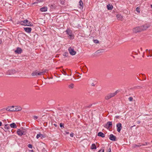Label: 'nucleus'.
Instances as JSON below:
<instances>
[{
    "label": "nucleus",
    "instance_id": "45",
    "mask_svg": "<svg viewBox=\"0 0 152 152\" xmlns=\"http://www.w3.org/2000/svg\"><path fill=\"white\" fill-rule=\"evenodd\" d=\"M53 125L54 126L56 127H57L58 126V125L56 124H54Z\"/></svg>",
    "mask_w": 152,
    "mask_h": 152
},
{
    "label": "nucleus",
    "instance_id": "31",
    "mask_svg": "<svg viewBox=\"0 0 152 152\" xmlns=\"http://www.w3.org/2000/svg\"><path fill=\"white\" fill-rule=\"evenodd\" d=\"M141 146V145H137L134 144V145H133V147L134 148H136V147H140Z\"/></svg>",
    "mask_w": 152,
    "mask_h": 152
},
{
    "label": "nucleus",
    "instance_id": "36",
    "mask_svg": "<svg viewBox=\"0 0 152 152\" xmlns=\"http://www.w3.org/2000/svg\"><path fill=\"white\" fill-rule=\"evenodd\" d=\"M94 42L95 43H99V41L97 39L95 40L94 41Z\"/></svg>",
    "mask_w": 152,
    "mask_h": 152
},
{
    "label": "nucleus",
    "instance_id": "57",
    "mask_svg": "<svg viewBox=\"0 0 152 152\" xmlns=\"http://www.w3.org/2000/svg\"><path fill=\"white\" fill-rule=\"evenodd\" d=\"M151 7L152 8V5H151Z\"/></svg>",
    "mask_w": 152,
    "mask_h": 152
},
{
    "label": "nucleus",
    "instance_id": "25",
    "mask_svg": "<svg viewBox=\"0 0 152 152\" xmlns=\"http://www.w3.org/2000/svg\"><path fill=\"white\" fill-rule=\"evenodd\" d=\"M91 148L92 149H96V145L95 144H93L92 145Z\"/></svg>",
    "mask_w": 152,
    "mask_h": 152
},
{
    "label": "nucleus",
    "instance_id": "48",
    "mask_svg": "<svg viewBox=\"0 0 152 152\" xmlns=\"http://www.w3.org/2000/svg\"><path fill=\"white\" fill-rule=\"evenodd\" d=\"M2 124V123L1 121H0V126H1Z\"/></svg>",
    "mask_w": 152,
    "mask_h": 152
},
{
    "label": "nucleus",
    "instance_id": "43",
    "mask_svg": "<svg viewBox=\"0 0 152 152\" xmlns=\"http://www.w3.org/2000/svg\"><path fill=\"white\" fill-rule=\"evenodd\" d=\"M91 86H95V85L94 83H92L91 84Z\"/></svg>",
    "mask_w": 152,
    "mask_h": 152
},
{
    "label": "nucleus",
    "instance_id": "50",
    "mask_svg": "<svg viewBox=\"0 0 152 152\" xmlns=\"http://www.w3.org/2000/svg\"><path fill=\"white\" fill-rule=\"evenodd\" d=\"M137 124H140V121H138L137 122Z\"/></svg>",
    "mask_w": 152,
    "mask_h": 152
},
{
    "label": "nucleus",
    "instance_id": "27",
    "mask_svg": "<svg viewBox=\"0 0 152 152\" xmlns=\"http://www.w3.org/2000/svg\"><path fill=\"white\" fill-rule=\"evenodd\" d=\"M107 9L109 10H112L113 8V6L110 4L107 5Z\"/></svg>",
    "mask_w": 152,
    "mask_h": 152
},
{
    "label": "nucleus",
    "instance_id": "15",
    "mask_svg": "<svg viewBox=\"0 0 152 152\" xmlns=\"http://www.w3.org/2000/svg\"><path fill=\"white\" fill-rule=\"evenodd\" d=\"M22 50L21 48H18L17 50L15 51V52L16 53L20 54L22 52Z\"/></svg>",
    "mask_w": 152,
    "mask_h": 152
},
{
    "label": "nucleus",
    "instance_id": "52",
    "mask_svg": "<svg viewBox=\"0 0 152 152\" xmlns=\"http://www.w3.org/2000/svg\"><path fill=\"white\" fill-rule=\"evenodd\" d=\"M91 106V105L88 106V107H90Z\"/></svg>",
    "mask_w": 152,
    "mask_h": 152
},
{
    "label": "nucleus",
    "instance_id": "42",
    "mask_svg": "<svg viewBox=\"0 0 152 152\" xmlns=\"http://www.w3.org/2000/svg\"><path fill=\"white\" fill-rule=\"evenodd\" d=\"M108 151L109 152H111V148H109L108 150Z\"/></svg>",
    "mask_w": 152,
    "mask_h": 152
},
{
    "label": "nucleus",
    "instance_id": "22",
    "mask_svg": "<svg viewBox=\"0 0 152 152\" xmlns=\"http://www.w3.org/2000/svg\"><path fill=\"white\" fill-rule=\"evenodd\" d=\"M116 17L118 19V20H122V16H121V15L119 14H118L116 15Z\"/></svg>",
    "mask_w": 152,
    "mask_h": 152
},
{
    "label": "nucleus",
    "instance_id": "37",
    "mask_svg": "<svg viewBox=\"0 0 152 152\" xmlns=\"http://www.w3.org/2000/svg\"><path fill=\"white\" fill-rule=\"evenodd\" d=\"M28 147L30 148H32V145L31 144H29L28 145Z\"/></svg>",
    "mask_w": 152,
    "mask_h": 152
},
{
    "label": "nucleus",
    "instance_id": "6",
    "mask_svg": "<svg viewBox=\"0 0 152 152\" xmlns=\"http://www.w3.org/2000/svg\"><path fill=\"white\" fill-rule=\"evenodd\" d=\"M15 106H8L6 109L7 111L13 112L15 111Z\"/></svg>",
    "mask_w": 152,
    "mask_h": 152
},
{
    "label": "nucleus",
    "instance_id": "41",
    "mask_svg": "<svg viewBox=\"0 0 152 152\" xmlns=\"http://www.w3.org/2000/svg\"><path fill=\"white\" fill-rule=\"evenodd\" d=\"M74 134L73 133H71L70 134V136L72 137H73Z\"/></svg>",
    "mask_w": 152,
    "mask_h": 152
},
{
    "label": "nucleus",
    "instance_id": "56",
    "mask_svg": "<svg viewBox=\"0 0 152 152\" xmlns=\"http://www.w3.org/2000/svg\"><path fill=\"white\" fill-rule=\"evenodd\" d=\"M138 87L139 88H140V86H138Z\"/></svg>",
    "mask_w": 152,
    "mask_h": 152
},
{
    "label": "nucleus",
    "instance_id": "53",
    "mask_svg": "<svg viewBox=\"0 0 152 152\" xmlns=\"http://www.w3.org/2000/svg\"><path fill=\"white\" fill-rule=\"evenodd\" d=\"M140 49H141V50H142V48H140Z\"/></svg>",
    "mask_w": 152,
    "mask_h": 152
},
{
    "label": "nucleus",
    "instance_id": "44",
    "mask_svg": "<svg viewBox=\"0 0 152 152\" xmlns=\"http://www.w3.org/2000/svg\"><path fill=\"white\" fill-rule=\"evenodd\" d=\"M104 150H103L102 151L101 150H99L98 152H104Z\"/></svg>",
    "mask_w": 152,
    "mask_h": 152
},
{
    "label": "nucleus",
    "instance_id": "8",
    "mask_svg": "<svg viewBox=\"0 0 152 152\" xmlns=\"http://www.w3.org/2000/svg\"><path fill=\"white\" fill-rule=\"evenodd\" d=\"M17 71L14 69L9 70L7 72V75H11L15 73Z\"/></svg>",
    "mask_w": 152,
    "mask_h": 152
},
{
    "label": "nucleus",
    "instance_id": "21",
    "mask_svg": "<svg viewBox=\"0 0 152 152\" xmlns=\"http://www.w3.org/2000/svg\"><path fill=\"white\" fill-rule=\"evenodd\" d=\"M47 10V8L46 7H43L40 9V10L41 12H45Z\"/></svg>",
    "mask_w": 152,
    "mask_h": 152
},
{
    "label": "nucleus",
    "instance_id": "38",
    "mask_svg": "<svg viewBox=\"0 0 152 152\" xmlns=\"http://www.w3.org/2000/svg\"><path fill=\"white\" fill-rule=\"evenodd\" d=\"M63 72H63V74L64 75H67V76H69V75H68L67 74V73H66V72H65V71H63Z\"/></svg>",
    "mask_w": 152,
    "mask_h": 152
},
{
    "label": "nucleus",
    "instance_id": "19",
    "mask_svg": "<svg viewBox=\"0 0 152 152\" xmlns=\"http://www.w3.org/2000/svg\"><path fill=\"white\" fill-rule=\"evenodd\" d=\"M98 135L102 137H105V134L101 132H99L98 133Z\"/></svg>",
    "mask_w": 152,
    "mask_h": 152
},
{
    "label": "nucleus",
    "instance_id": "24",
    "mask_svg": "<svg viewBox=\"0 0 152 152\" xmlns=\"http://www.w3.org/2000/svg\"><path fill=\"white\" fill-rule=\"evenodd\" d=\"M22 131V132L24 134V135L26 133V129L23 128H21L20 129Z\"/></svg>",
    "mask_w": 152,
    "mask_h": 152
},
{
    "label": "nucleus",
    "instance_id": "49",
    "mask_svg": "<svg viewBox=\"0 0 152 152\" xmlns=\"http://www.w3.org/2000/svg\"><path fill=\"white\" fill-rule=\"evenodd\" d=\"M29 152H34L33 150H30L29 151Z\"/></svg>",
    "mask_w": 152,
    "mask_h": 152
},
{
    "label": "nucleus",
    "instance_id": "26",
    "mask_svg": "<svg viewBox=\"0 0 152 152\" xmlns=\"http://www.w3.org/2000/svg\"><path fill=\"white\" fill-rule=\"evenodd\" d=\"M4 128L7 130H8L10 128V127L8 124H6L4 126Z\"/></svg>",
    "mask_w": 152,
    "mask_h": 152
},
{
    "label": "nucleus",
    "instance_id": "32",
    "mask_svg": "<svg viewBox=\"0 0 152 152\" xmlns=\"http://www.w3.org/2000/svg\"><path fill=\"white\" fill-rule=\"evenodd\" d=\"M60 3H61V4H64V0H60Z\"/></svg>",
    "mask_w": 152,
    "mask_h": 152
},
{
    "label": "nucleus",
    "instance_id": "16",
    "mask_svg": "<svg viewBox=\"0 0 152 152\" xmlns=\"http://www.w3.org/2000/svg\"><path fill=\"white\" fill-rule=\"evenodd\" d=\"M17 133L18 134L19 136H22L23 135H24V134L22 132V131L20 129L18 130Z\"/></svg>",
    "mask_w": 152,
    "mask_h": 152
},
{
    "label": "nucleus",
    "instance_id": "12",
    "mask_svg": "<svg viewBox=\"0 0 152 152\" xmlns=\"http://www.w3.org/2000/svg\"><path fill=\"white\" fill-rule=\"evenodd\" d=\"M22 110V108L20 107L15 106V111H20Z\"/></svg>",
    "mask_w": 152,
    "mask_h": 152
},
{
    "label": "nucleus",
    "instance_id": "51",
    "mask_svg": "<svg viewBox=\"0 0 152 152\" xmlns=\"http://www.w3.org/2000/svg\"><path fill=\"white\" fill-rule=\"evenodd\" d=\"M98 52L97 53H99V52H100L99 51V50H98L97 51Z\"/></svg>",
    "mask_w": 152,
    "mask_h": 152
},
{
    "label": "nucleus",
    "instance_id": "58",
    "mask_svg": "<svg viewBox=\"0 0 152 152\" xmlns=\"http://www.w3.org/2000/svg\"><path fill=\"white\" fill-rule=\"evenodd\" d=\"M150 51V50H149V51ZM149 53H150V52H149Z\"/></svg>",
    "mask_w": 152,
    "mask_h": 152
},
{
    "label": "nucleus",
    "instance_id": "7",
    "mask_svg": "<svg viewBox=\"0 0 152 152\" xmlns=\"http://www.w3.org/2000/svg\"><path fill=\"white\" fill-rule=\"evenodd\" d=\"M150 26V25L149 24H145L144 25H143L142 26H141V28L142 31H143L144 30H146L148 28H149Z\"/></svg>",
    "mask_w": 152,
    "mask_h": 152
},
{
    "label": "nucleus",
    "instance_id": "30",
    "mask_svg": "<svg viewBox=\"0 0 152 152\" xmlns=\"http://www.w3.org/2000/svg\"><path fill=\"white\" fill-rule=\"evenodd\" d=\"M68 53L67 52H65L63 54V56L65 57H67L68 56Z\"/></svg>",
    "mask_w": 152,
    "mask_h": 152
},
{
    "label": "nucleus",
    "instance_id": "47",
    "mask_svg": "<svg viewBox=\"0 0 152 152\" xmlns=\"http://www.w3.org/2000/svg\"><path fill=\"white\" fill-rule=\"evenodd\" d=\"M2 42V40L0 39V44H1Z\"/></svg>",
    "mask_w": 152,
    "mask_h": 152
},
{
    "label": "nucleus",
    "instance_id": "35",
    "mask_svg": "<svg viewBox=\"0 0 152 152\" xmlns=\"http://www.w3.org/2000/svg\"><path fill=\"white\" fill-rule=\"evenodd\" d=\"M40 0H37V2H35L34 3H33V4H35L36 3H39L40 2Z\"/></svg>",
    "mask_w": 152,
    "mask_h": 152
},
{
    "label": "nucleus",
    "instance_id": "33",
    "mask_svg": "<svg viewBox=\"0 0 152 152\" xmlns=\"http://www.w3.org/2000/svg\"><path fill=\"white\" fill-rule=\"evenodd\" d=\"M56 6L54 5H52L50 7L52 9H54L55 8Z\"/></svg>",
    "mask_w": 152,
    "mask_h": 152
},
{
    "label": "nucleus",
    "instance_id": "54",
    "mask_svg": "<svg viewBox=\"0 0 152 152\" xmlns=\"http://www.w3.org/2000/svg\"><path fill=\"white\" fill-rule=\"evenodd\" d=\"M147 50H148V49H146V51H147Z\"/></svg>",
    "mask_w": 152,
    "mask_h": 152
},
{
    "label": "nucleus",
    "instance_id": "28",
    "mask_svg": "<svg viewBox=\"0 0 152 152\" xmlns=\"http://www.w3.org/2000/svg\"><path fill=\"white\" fill-rule=\"evenodd\" d=\"M69 87L71 89H72L74 88V84L72 83L69 85Z\"/></svg>",
    "mask_w": 152,
    "mask_h": 152
},
{
    "label": "nucleus",
    "instance_id": "10",
    "mask_svg": "<svg viewBox=\"0 0 152 152\" xmlns=\"http://www.w3.org/2000/svg\"><path fill=\"white\" fill-rule=\"evenodd\" d=\"M109 139L110 140L112 141H116V137L113 134H110V135Z\"/></svg>",
    "mask_w": 152,
    "mask_h": 152
},
{
    "label": "nucleus",
    "instance_id": "5",
    "mask_svg": "<svg viewBox=\"0 0 152 152\" xmlns=\"http://www.w3.org/2000/svg\"><path fill=\"white\" fill-rule=\"evenodd\" d=\"M104 126L108 129H109V128L110 127H112V122H108L106 124L104 125Z\"/></svg>",
    "mask_w": 152,
    "mask_h": 152
},
{
    "label": "nucleus",
    "instance_id": "46",
    "mask_svg": "<svg viewBox=\"0 0 152 152\" xmlns=\"http://www.w3.org/2000/svg\"><path fill=\"white\" fill-rule=\"evenodd\" d=\"M115 117L117 118H119V116H115Z\"/></svg>",
    "mask_w": 152,
    "mask_h": 152
},
{
    "label": "nucleus",
    "instance_id": "3",
    "mask_svg": "<svg viewBox=\"0 0 152 152\" xmlns=\"http://www.w3.org/2000/svg\"><path fill=\"white\" fill-rule=\"evenodd\" d=\"M133 31L134 33L140 32L142 31L141 26L137 27L133 29Z\"/></svg>",
    "mask_w": 152,
    "mask_h": 152
},
{
    "label": "nucleus",
    "instance_id": "23",
    "mask_svg": "<svg viewBox=\"0 0 152 152\" xmlns=\"http://www.w3.org/2000/svg\"><path fill=\"white\" fill-rule=\"evenodd\" d=\"M40 137L42 139L44 137L43 135L42 134H40V133L38 134L36 137L37 139L39 138Z\"/></svg>",
    "mask_w": 152,
    "mask_h": 152
},
{
    "label": "nucleus",
    "instance_id": "40",
    "mask_svg": "<svg viewBox=\"0 0 152 152\" xmlns=\"http://www.w3.org/2000/svg\"><path fill=\"white\" fill-rule=\"evenodd\" d=\"M38 118V117L37 116H34V120H36V119H37Z\"/></svg>",
    "mask_w": 152,
    "mask_h": 152
},
{
    "label": "nucleus",
    "instance_id": "13",
    "mask_svg": "<svg viewBox=\"0 0 152 152\" xmlns=\"http://www.w3.org/2000/svg\"><path fill=\"white\" fill-rule=\"evenodd\" d=\"M47 71V70H45L41 72H39L37 71V76L38 75H43L45 72Z\"/></svg>",
    "mask_w": 152,
    "mask_h": 152
},
{
    "label": "nucleus",
    "instance_id": "11",
    "mask_svg": "<svg viewBox=\"0 0 152 152\" xmlns=\"http://www.w3.org/2000/svg\"><path fill=\"white\" fill-rule=\"evenodd\" d=\"M66 33L70 37H71L72 36V31L69 29H67L66 31Z\"/></svg>",
    "mask_w": 152,
    "mask_h": 152
},
{
    "label": "nucleus",
    "instance_id": "20",
    "mask_svg": "<svg viewBox=\"0 0 152 152\" xmlns=\"http://www.w3.org/2000/svg\"><path fill=\"white\" fill-rule=\"evenodd\" d=\"M10 126L12 128H17V126L16 124L14 123L10 124Z\"/></svg>",
    "mask_w": 152,
    "mask_h": 152
},
{
    "label": "nucleus",
    "instance_id": "17",
    "mask_svg": "<svg viewBox=\"0 0 152 152\" xmlns=\"http://www.w3.org/2000/svg\"><path fill=\"white\" fill-rule=\"evenodd\" d=\"M31 75L33 77L37 76V71L36 70L33 72L31 74Z\"/></svg>",
    "mask_w": 152,
    "mask_h": 152
},
{
    "label": "nucleus",
    "instance_id": "39",
    "mask_svg": "<svg viewBox=\"0 0 152 152\" xmlns=\"http://www.w3.org/2000/svg\"><path fill=\"white\" fill-rule=\"evenodd\" d=\"M63 124H62V123H60V127H63V128H64V126H63Z\"/></svg>",
    "mask_w": 152,
    "mask_h": 152
},
{
    "label": "nucleus",
    "instance_id": "29",
    "mask_svg": "<svg viewBox=\"0 0 152 152\" xmlns=\"http://www.w3.org/2000/svg\"><path fill=\"white\" fill-rule=\"evenodd\" d=\"M136 10V11L138 13L140 12V8L139 7H138L137 8Z\"/></svg>",
    "mask_w": 152,
    "mask_h": 152
},
{
    "label": "nucleus",
    "instance_id": "55",
    "mask_svg": "<svg viewBox=\"0 0 152 152\" xmlns=\"http://www.w3.org/2000/svg\"><path fill=\"white\" fill-rule=\"evenodd\" d=\"M142 57H144V55L143 54V56H142Z\"/></svg>",
    "mask_w": 152,
    "mask_h": 152
},
{
    "label": "nucleus",
    "instance_id": "18",
    "mask_svg": "<svg viewBox=\"0 0 152 152\" xmlns=\"http://www.w3.org/2000/svg\"><path fill=\"white\" fill-rule=\"evenodd\" d=\"M79 5L80 6V9H82L83 8V3L82 0H80L79 2Z\"/></svg>",
    "mask_w": 152,
    "mask_h": 152
},
{
    "label": "nucleus",
    "instance_id": "34",
    "mask_svg": "<svg viewBox=\"0 0 152 152\" xmlns=\"http://www.w3.org/2000/svg\"><path fill=\"white\" fill-rule=\"evenodd\" d=\"M128 99L129 101H131L133 100V98L132 97H130L128 98Z\"/></svg>",
    "mask_w": 152,
    "mask_h": 152
},
{
    "label": "nucleus",
    "instance_id": "1",
    "mask_svg": "<svg viewBox=\"0 0 152 152\" xmlns=\"http://www.w3.org/2000/svg\"><path fill=\"white\" fill-rule=\"evenodd\" d=\"M20 23V24L22 25L27 26H33L32 23L28 21L27 20L21 21Z\"/></svg>",
    "mask_w": 152,
    "mask_h": 152
},
{
    "label": "nucleus",
    "instance_id": "4",
    "mask_svg": "<svg viewBox=\"0 0 152 152\" xmlns=\"http://www.w3.org/2000/svg\"><path fill=\"white\" fill-rule=\"evenodd\" d=\"M68 50L70 54L72 55H74L76 53V52L74 50V49L71 47L69 48Z\"/></svg>",
    "mask_w": 152,
    "mask_h": 152
},
{
    "label": "nucleus",
    "instance_id": "2",
    "mask_svg": "<svg viewBox=\"0 0 152 152\" xmlns=\"http://www.w3.org/2000/svg\"><path fill=\"white\" fill-rule=\"evenodd\" d=\"M118 92V91H116L114 93H110L107 95L105 97V99L108 100L112 97L114 96Z\"/></svg>",
    "mask_w": 152,
    "mask_h": 152
},
{
    "label": "nucleus",
    "instance_id": "9",
    "mask_svg": "<svg viewBox=\"0 0 152 152\" xmlns=\"http://www.w3.org/2000/svg\"><path fill=\"white\" fill-rule=\"evenodd\" d=\"M116 127L117 128V131L118 132H120L122 128L121 124L120 123L116 125Z\"/></svg>",
    "mask_w": 152,
    "mask_h": 152
},
{
    "label": "nucleus",
    "instance_id": "14",
    "mask_svg": "<svg viewBox=\"0 0 152 152\" xmlns=\"http://www.w3.org/2000/svg\"><path fill=\"white\" fill-rule=\"evenodd\" d=\"M24 29L26 32L28 33H30L31 30V28L30 27L24 28Z\"/></svg>",
    "mask_w": 152,
    "mask_h": 152
}]
</instances>
